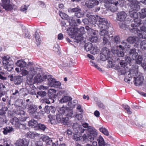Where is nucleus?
Returning <instances> with one entry per match:
<instances>
[{"label":"nucleus","instance_id":"obj_54","mask_svg":"<svg viewBox=\"0 0 146 146\" xmlns=\"http://www.w3.org/2000/svg\"><path fill=\"white\" fill-rule=\"evenodd\" d=\"M98 108L102 110L104 109L105 108L104 105L101 102H98L97 103Z\"/></svg>","mask_w":146,"mask_h":146},{"label":"nucleus","instance_id":"obj_16","mask_svg":"<svg viewBox=\"0 0 146 146\" xmlns=\"http://www.w3.org/2000/svg\"><path fill=\"white\" fill-rule=\"evenodd\" d=\"M134 82L135 85L137 86H139L141 85L143 82V77L140 76H139L136 78L135 77H134Z\"/></svg>","mask_w":146,"mask_h":146},{"label":"nucleus","instance_id":"obj_24","mask_svg":"<svg viewBox=\"0 0 146 146\" xmlns=\"http://www.w3.org/2000/svg\"><path fill=\"white\" fill-rule=\"evenodd\" d=\"M41 139L42 141L46 142L47 144L49 145H52L53 143H54L53 142V140L49 139L48 136L44 135L42 137Z\"/></svg>","mask_w":146,"mask_h":146},{"label":"nucleus","instance_id":"obj_63","mask_svg":"<svg viewBox=\"0 0 146 146\" xmlns=\"http://www.w3.org/2000/svg\"><path fill=\"white\" fill-rule=\"evenodd\" d=\"M82 137L83 140L84 141L87 142L88 141V134L86 135L85 134L83 135Z\"/></svg>","mask_w":146,"mask_h":146},{"label":"nucleus","instance_id":"obj_53","mask_svg":"<svg viewBox=\"0 0 146 146\" xmlns=\"http://www.w3.org/2000/svg\"><path fill=\"white\" fill-rule=\"evenodd\" d=\"M37 94L39 96L42 97L45 96L46 95V93L44 91H40L37 92Z\"/></svg>","mask_w":146,"mask_h":146},{"label":"nucleus","instance_id":"obj_38","mask_svg":"<svg viewBox=\"0 0 146 146\" xmlns=\"http://www.w3.org/2000/svg\"><path fill=\"white\" fill-rule=\"evenodd\" d=\"M101 52L100 54H105V55H108L110 51L108 48L104 47L102 49Z\"/></svg>","mask_w":146,"mask_h":146},{"label":"nucleus","instance_id":"obj_48","mask_svg":"<svg viewBox=\"0 0 146 146\" xmlns=\"http://www.w3.org/2000/svg\"><path fill=\"white\" fill-rule=\"evenodd\" d=\"M29 5H24L22 6L20 10L25 13H26L27 12V9Z\"/></svg>","mask_w":146,"mask_h":146},{"label":"nucleus","instance_id":"obj_8","mask_svg":"<svg viewBox=\"0 0 146 146\" xmlns=\"http://www.w3.org/2000/svg\"><path fill=\"white\" fill-rule=\"evenodd\" d=\"M87 130L89 131L88 134V137L89 139L91 140H94L97 137L98 133L94 128L90 127L87 128Z\"/></svg>","mask_w":146,"mask_h":146},{"label":"nucleus","instance_id":"obj_13","mask_svg":"<svg viewBox=\"0 0 146 146\" xmlns=\"http://www.w3.org/2000/svg\"><path fill=\"white\" fill-rule=\"evenodd\" d=\"M99 4V2L96 0H87L85 3L86 6L88 8H92Z\"/></svg>","mask_w":146,"mask_h":146},{"label":"nucleus","instance_id":"obj_28","mask_svg":"<svg viewBox=\"0 0 146 146\" xmlns=\"http://www.w3.org/2000/svg\"><path fill=\"white\" fill-rule=\"evenodd\" d=\"M83 34H80V35H78L75 36L74 38H72L73 41L76 43H78L82 39V35Z\"/></svg>","mask_w":146,"mask_h":146},{"label":"nucleus","instance_id":"obj_29","mask_svg":"<svg viewBox=\"0 0 146 146\" xmlns=\"http://www.w3.org/2000/svg\"><path fill=\"white\" fill-rule=\"evenodd\" d=\"M104 2L106 6L110 4H114L115 5H117L118 4V2L116 0H105Z\"/></svg>","mask_w":146,"mask_h":146},{"label":"nucleus","instance_id":"obj_50","mask_svg":"<svg viewBox=\"0 0 146 146\" xmlns=\"http://www.w3.org/2000/svg\"><path fill=\"white\" fill-rule=\"evenodd\" d=\"M27 137L32 139L34 138L36 136V135L33 133L30 132L27 133Z\"/></svg>","mask_w":146,"mask_h":146},{"label":"nucleus","instance_id":"obj_41","mask_svg":"<svg viewBox=\"0 0 146 146\" xmlns=\"http://www.w3.org/2000/svg\"><path fill=\"white\" fill-rule=\"evenodd\" d=\"M110 38L109 35L107 36L102 37L103 42L102 44L103 45H105L109 42V38Z\"/></svg>","mask_w":146,"mask_h":146},{"label":"nucleus","instance_id":"obj_36","mask_svg":"<svg viewBox=\"0 0 146 146\" xmlns=\"http://www.w3.org/2000/svg\"><path fill=\"white\" fill-rule=\"evenodd\" d=\"M97 19L99 22V25L100 24H102V23H105L107 22H108L107 20L104 18H102L97 15Z\"/></svg>","mask_w":146,"mask_h":146},{"label":"nucleus","instance_id":"obj_32","mask_svg":"<svg viewBox=\"0 0 146 146\" xmlns=\"http://www.w3.org/2000/svg\"><path fill=\"white\" fill-rule=\"evenodd\" d=\"M14 83L16 85L20 84L22 82V77L20 76H17L15 77Z\"/></svg>","mask_w":146,"mask_h":146},{"label":"nucleus","instance_id":"obj_2","mask_svg":"<svg viewBox=\"0 0 146 146\" xmlns=\"http://www.w3.org/2000/svg\"><path fill=\"white\" fill-rule=\"evenodd\" d=\"M129 2L130 9H129V14L131 17L134 19L138 18V13L137 11L140 9L139 5V2L136 0H128Z\"/></svg>","mask_w":146,"mask_h":146},{"label":"nucleus","instance_id":"obj_39","mask_svg":"<svg viewBox=\"0 0 146 146\" xmlns=\"http://www.w3.org/2000/svg\"><path fill=\"white\" fill-rule=\"evenodd\" d=\"M121 44L122 45H119L117 46V48L119 50H123L125 49V47H126L127 46V43L125 41H123L121 43Z\"/></svg>","mask_w":146,"mask_h":146},{"label":"nucleus","instance_id":"obj_23","mask_svg":"<svg viewBox=\"0 0 146 146\" xmlns=\"http://www.w3.org/2000/svg\"><path fill=\"white\" fill-rule=\"evenodd\" d=\"M59 115H48V117L50 119V121L52 124H55L56 123V120L58 122V117Z\"/></svg>","mask_w":146,"mask_h":146},{"label":"nucleus","instance_id":"obj_1","mask_svg":"<svg viewBox=\"0 0 146 146\" xmlns=\"http://www.w3.org/2000/svg\"><path fill=\"white\" fill-rule=\"evenodd\" d=\"M59 115L58 119V122L61 123L64 125L68 124L69 118H72L73 114V111L64 105L58 110Z\"/></svg>","mask_w":146,"mask_h":146},{"label":"nucleus","instance_id":"obj_52","mask_svg":"<svg viewBox=\"0 0 146 146\" xmlns=\"http://www.w3.org/2000/svg\"><path fill=\"white\" fill-rule=\"evenodd\" d=\"M0 79L3 80L7 79V76L4 72H0Z\"/></svg>","mask_w":146,"mask_h":146},{"label":"nucleus","instance_id":"obj_47","mask_svg":"<svg viewBox=\"0 0 146 146\" xmlns=\"http://www.w3.org/2000/svg\"><path fill=\"white\" fill-rule=\"evenodd\" d=\"M113 41L114 43L118 44L120 42V39L119 36H116L114 37Z\"/></svg>","mask_w":146,"mask_h":146},{"label":"nucleus","instance_id":"obj_35","mask_svg":"<svg viewBox=\"0 0 146 146\" xmlns=\"http://www.w3.org/2000/svg\"><path fill=\"white\" fill-rule=\"evenodd\" d=\"M97 141L99 146H104L106 145L104 144V139L101 136H99L97 139Z\"/></svg>","mask_w":146,"mask_h":146},{"label":"nucleus","instance_id":"obj_59","mask_svg":"<svg viewBox=\"0 0 146 146\" xmlns=\"http://www.w3.org/2000/svg\"><path fill=\"white\" fill-rule=\"evenodd\" d=\"M61 85V83L59 81L56 80L52 87L58 88Z\"/></svg>","mask_w":146,"mask_h":146},{"label":"nucleus","instance_id":"obj_61","mask_svg":"<svg viewBox=\"0 0 146 146\" xmlns=\"http://www.w3.org/2000/svg\"><path fill=\"white\" fill-rule=\"evenodd\" d=\"M98 38L96 36H92L91 38H89L90 41L92 42H96L98 40Z\"/></svg>","mask_w":146,"mask_h":146},{"label":"nucleus","instance_id":"obj_14","mask_svg":"<svg viewBox=\"0 0 146 146\" xmlns=\"http://www.w3.org/2000/svg\"><path fill=\"white\" fill-rule=\"evenodd\" d=\"M28 144L29 141L25 138L17 140L15 143L16 145L17 146H28Z\"/></svg>","mask_w":146,"mask_h":146},{"label":"nucleus","instance_id":"obj_6","mask_svg":"<svg viewBox=\"0 0 146 146\" xmlns=\"http://www.w3.org/2000/svg\"><path fill=\"white\" fill-rule=\"evenodd\" d=\"M84 28L82 27L79 29L77 28H73L70 29L68 30V33L69 35L72 38L75 37L76 35H80V34H84Z\"/></svg>","mask_w":146,"mask_h":146},{"label":"nucleus","instance_id":"obj_44","mask_svg":"<svg viewBox=\"0 0 146 146\" xmlns=\"http://www.w3.org/2000/svg\"><path fill=\"white\" fill-rule=\"evenodd\" d=\"M20 70L21 71V74L23 76H29V70L28 71L24 68L22 69L21 68H20Z\"/></svg>","mask_w":146,"mask_h":146},{"label":"nucleus","instance_id":"obj_21","mask_svg":"<svg viewBox=\"0 0 146 146\" xmlns=\"http://www.w3.org/2000/svg\"><path fill=\"white\" fill-rule=\"evenodd\" d=\"M38 68H34L32 67H30L29 69V76H31L32 78L33 76L37 73Z\"/></svg>","mask_w":146,"mask_h":146},{"label":"nucleus","instance_id":"obj_4","mask_svg":"<svg viewBox=\"0 0 146 146\" xmlns=\"http://www.w3.org/2000/svg\"><path fill=\"white\" fill-rule=\"evenodd\" d=\"M141 24V19L137 18L134 19L133 21H132L131 25L132 27H134L131 30V32H135V31H136L137 33H139L138 36L140 39L145 38V37H143L142 34L139 33L140 32V30L137 28L135 27L139 26Z\"/></svg>","mask_w":146,"mask_h":146},{"label":"nucleus","instance_id":"obj_25","mask_svg":"<svg viewBox=\"0 0 146 146\" xmlns=\"http://www.w3.org/2000/svg\"><path fill=\"white\" fill-rule=\"evenodd\" d=\"M72 99V98L71 97L68 96H64L59 100V102L60 103L63 104L70 101Z\"/></svg>","mask_w":146,"mask_h":146},{"label":"nucleus","instance_id":"obj_27","mask_svg":"<svg viewBox=\"0 0 146 146\" xmlns=\"http://www.w3.org/2000/svg\"><path fill=\"white\" fill-rule=\"evenodd\" d=\"M16 64L17 66L20 67L22 69L24 68L27 67V63L24 61L19 60L18 61Z\"/></svg>","mask_w":146,"mask_h":146},{"label":"nucleus","instance_id":"obj_62","mask_svg":"<svg viewBox=\"0 0 146 146\" xmlns=\"http://www.w3.org/2000/svg\"><path fill=\"white\" fill-rule=\"evenodd\" d=\"M56 91L53 89L49 90L48 91V95H50L56 93Z\"/></svg>","mask_w":146,"mask_h":146},{"label":"nucleus","instance_id":"obj_15","mask_svg":"<svg viewBox=\"0 0 146 146\" xmlns=\"http://www.w3.org/2000/svg\"><path fill=\"white\" fill-rule=\"evenodd\" d=\"M38 125L39 123L37 122V121L34 119H31L29 122V126L35 130L39 129Z\"/></svg>","mask_w":146,"mask_h":146},{"label":"nucleus","instance_id":"obj_58","mask_svg":"<svg viewBox=\"0 0 146 146\" xmlns=\"http://www.w3.org/2000/svg\"><path fill=\"white\" fill-rule=\"evenodd\" d=\"M38 126L39 129H40L43 131H44L47 128L46 126L44 124H39Z\"/></svg>","mask_w":146,"mask_h":146},{"label":"nucleus","instance_id":"obj_57","mask_svg":"<svg viewBox=\"0 0 146 146\" xmlns=\"http://www.w3.org/2000/svg\"><path fill=\"white\" fill-rule=\"evenodd\" d=\"M123 108L127 111V113L129 114H131L132 113V111L131 110L130 107L127 105L125 106Z\"/></svg>","mask_w":146,"mask_h":146},{"label":"nucleus","instance_id":"obj_26","mask_svg":"<svg viewBox=\"0 0 146 146\" xmlns=\"http://www.w3.org/2000/svg\"><path fill=\"white\" fill-rule=\"evenodd\" d=\"M55 110V108L52 106H51L50 107L48 106H45L44 109L45 112L47 113H49L50 111H51L53 113L54 112Z\"/></svg>","mask_w":146,"mask_h":146},{"label":"nucleus","instance_id":"obj_10","mask_svg":"<svg viewBox=\"0 0 146 146\" xmlns=\"http://www.w3.org/2000/svg\"><path fill=\"white\" fill-rule=\"evenodd\" d=\"M47 78V76L44 75L42 77L39 73L37 74L34 78L33 81L34 83H41L44 81Z\"/></svg>","mask_w":146,"mask_h":146},{"label":"nucleus","instance_id":"obj_64","mask_svg":"<svg viewBox=\"0 0 146 146\" xmlns=\"http://www.w3.org/2000/svg\"><path fill=\"white\" fill-rule=\"evenodd\" d=\"M65 66H69L71 65L72 62L69 60L68 61L65 60L63 62Z\"/></svg>","mask_w":146,"mask_h":146},{"label":"nucleus","instance_id":"obj_56","mask_svg":"<svg viewBox=\"0 0 146 146\" xmlns=\"http://www.w3.org/2000/svg\"><path fill=\"white\" fill-rule=\"evenodd\" d=\"M59 15L61 18L62 19H66L68 17V15L66 14L61 12H59Z\"/></svg>","mask_w":146,"mask_h":146},{"label":"nucleus","instance_id":"obj_34","mask_svg":"<svg viewBox=\"0 0 146 146\" xmlns=\"http://www.w3.org/2000/svg\"><path fill=\"white\" fill-rule=\"evenodd\" d=\"M100 51L99 48L96 46H93L92 50H91V53L93 54H95L98 53Z\"/></svg>","mask_w":146,"mask_h":146},{"label":"nucleus","instance_id":"obj_42","mask_svg":"<svg viewBox=\"0 0 146 146\" xmlns=\"http://www.w3.org/2000/svg\"><path fill=\"white\" fill-rule=\"evenodd\" d=\"M109 25L108 22H107L106 23V24L103 23L102 24H100L99 27L101 29H106Z\"/></svg>","mask_w":146,"mask_h":146},{"label":"nucleus","instance_id":"obj_43","mask_svg":"<svg viewBox=\"0 0 146 146\" xmlns=\"http://www.w3.org/2000/svg\"><path fill=\"white\" fill-rule=\"evenodd\" d=\"M75 104H75V102H68V107H67L66 106H65L68 108L70 109H71L73 110L72 109L75 108Z\"/></svg>","mask_w":146,"mask_h":146},{"label":"nucleus","instance_id":"obj_5","mask_svg":"<svg viewBox=\"0 0 146 146\" xmlns=\"http://www.w3.org/2000/svg\"><path fill=\"white\" fill-rule=\"evenodd\" d=\"M3 63L4 68L9 71H11L13 68V62L10 60V58L9 56H4L2 57Z\"/></svg>","mask_w":146,"mask_h":146},{"label":"nucleus","instance_id":"obj_3","mask_svg":"<svg viewBox=\"0 0 146 146\" xmlns=\"http://www.w3.org/2000/svg\"><path fill=\"white\" fill-rule=\"evenodd\" d=\"M72 127L75 131V133H74L73 136V139L76 141H80L82 138V137L81 136V133H83L85 129H83L82 126L77 123H74Z\"/></svg>","mask_w":146,"mask_h":146},{"label":"nucleus","instance_id":"obj_22","mask_svg":"<svg viewBox=\"0 0 146 146\" xmlns=\"http://www.w3.org/2000/svg\"><path fill=\"white\" fill-rule=\"evenodd\" d=\"M11 123L12 124L15 126L17 128L19 127L21 125L20 121L18 118L15 117L11 120Z\"/></svg>","mask_w":146,"mask_h":146},{"label":"nucleus","instance_id":"obj_40","mask_svg":"<svg viewBox=\"0 0 146 146\" xmlns=\"http://www.w3.org/2000/svg\"><path fill=\"white\" fill-rule=\"evenodd\" d=\"M146 17V8L142 9L140 12V17L141 18H144Z\"/></svg>","mask_w":146,"mask_h":146},{"label":"nucleus","instance_id":"obj_31","mask_svg":"<svg viewBox=\"0 0 146 146\" xmlns=\"http://www.w3.org/2000/svg\"><path fill=\"white\" fill-rule=\"evenodd\" d=\"M13 131V129L12 127H6L3 128V132L4 135H7L8 133H10Z\"/></svg>","mask_w":146,"mask_h":146},{"label":"nucleus","instance_id":"obj_33","mask_svg":"<svg viewBox=\"0 0 146 146\" xmlns=\"http://www.w3.org/2000/svg\"><path fill=\"white\" fill-rule=\"evenodd\" d=\"M92 44L90 43H85L84 45V49L87 51L91 50L93 47Z\"/></svg>","mask_w":146,"mask_h":146},{"label":"nucleus","instance_id":"obj_37","mask_svg":"<svg viewBox=\"0 0 146 146\" xmlns=\"http://www.w3.org/2000/svg\"><path fill=\"white\" fill-rule=\"evenodd\" d=\"M100 32L99 34L101 36H107L108 35V32L106 29H102Z\"/></svg>","mask_w":146,"mask_h":146},{"label":"nucleus","instance_id":"obj_7","mask_svg":"<svg viewBox=\"0 0 146 146\" xmlns=\"http://www.w3.org/2000/svg\"><path fill=\"white\" fill-rule=\"evenodd\" d=\"M1 6L3 9L7 11H10L12 10L13 7L10 3V0H1Z\"/></svg>","mask_w":146,"mask_h":146},{"label":"nucleus","instance_id":"obj_12","mask_svg":"<svg viewBox=\"0 0 146 146\" xmlns=\"http://www.w3.org/2000/svg\"><path fill=\"white\" fill-rule=\"evenodd\" d=\"M117 20L119 21L123 22L125 21L127 14L125 12L122 11L117 13Z\"/></svg>","mask_w":146,"mask_h":146},{"label":"nucleus","instance_id":"obj_19","mask_svg":"<svg viewBox=\"0 0 146 146\" xmlns=\"http://www.w3.org/2000/svg\"><path fill=\"white\" fill-rule=\"evenodd\" d=\"M85 29L87 31V33L90 35L92 36V35H95L97 33V31L94 30L90 28L88 26H86Z\"/></svg>","mask_w":146,"mask_h":146},{"label":"nucleus","instance_id":"obj_46","mask_svg":"<svg viewBox=\"0 0 146 146\" xmlns=\"http://www.w3.org/2000/svg\"><path fill=\"white\" fill-rule=\"evenodd\" d=\"M142 60L143 58L142 56L141 55H139L136 60V62L138 64H141L142 63Z\"/></svg>","mask_w":146,"mask_h":146},{"label":"nucleus","instance_id":"obj_17","mask_svg":"<svg viewBox=\"0 0 146 146\" xmlns=\"http://www.w3.org/2000/svg\"><path fill=\"white\" fill-rule=\"evenodd\" d=\"M127 40L129 43H135L137 44L140 40L136 36L129 37L127 39Z\"/></svg>","mask_w":146,"mask_h":146},{"label":"nucleus","instance_id":"obj_9","mask_svg":"<svg viewBox=\"0 0 146 146\" xmlns=\"http://www.w3.org/2000/svg\"><path fill=\"white\" fill-rule=\"evenodd\" d=\"M71 12H75V15L78 18L82 17L84 16V11L78 6L71 9Z\"/></svg>","mask_w":146,"mask_h":146},{"label":"nucleus","instance_id":"obj_18","mask_svg":"<svg viewBox=\"0 0 146 146\" xmlns=\"http://www.w3.org/2000/svg\"><path fill=\"white\" fill-rule=\"evenodd\" d=\"M52 76L51 75H48L47 76L48 79V85L50 87H52L56 81L55 79L52 77Z\"/></svg>","mask_w":146,"mask_h":146},{"label":"nucleus","instance_id":"obj_30","mask_svg":"<svg viewBox=\"0 0 146 146\" xmlns=\"http://www.w3.org/2000/svg\"><path fill=\"white\" fill-rule=\"evenodd\" d=\"M89 22L90 23L94 24L98 21L97 17H96L94 16L90 15L89 17Z\"/></svg>","mask_w":146,"mask_h":146},{"label":"nucleus","instance_id":"obj_11","mask_svg":"<svg viewBox=\"0 0 146 146\" xmlns=\"http://www.w3.org/2000/svg\"><path fill=\"white\" fill-rule=\"evenodd\" d=\"M37 108L36 106L34 105H30L28 108V112L31 114L33 117L37 118L38 113L36 111Z\"/></svg>","mask_w":146,"mask_h":146},{"label":"nucleus","instance_id":"obj_45","mask_svg":"<svg viewBox=\"0 0 146 146\" xmlns=\"http://www.w3.org/2000/svg\"><path fill=\"white\" fill-rule=\"evenodd\" d=\"M100 131L103 133L105 135L108 136L109 135V132L107 129L104 127H101L100 128Z\"/></svg>","mask_w":146,"mask_h":146},{"label":"nucleus","instance_id":"obj_60","mask_svg":"<svg viewBox=\"0 0 146 146\" xmlns=\"http://www.w3.org/2000/svg\"><path fill=\"white\" fill-rule=\"evenodd\" d=\"M100 54V59L103 61H104L106 60L108 56V55H105V54Z\"/></svg>","mask_w":146,"mask_h":146},{"label":"nucleus","instance_id":"obj_55","mask_svg":"<svg viewBox=\"0 0 146 146\" xmlns=\"http://www.w3.org/2000/svg\"><path fill=\"white\" fill-rule=\"evenodd\" d=\"M126 73H128V75L127 76H126V78H126V79L125 78L124 80H125V81L126 82L127 81H130V79H127V78H130V77H131V74L130 73V72H122L121 73H122V74H125Z\"/></svg>","mask_w":146,"mask_h":146},{"label":"nucleus","instance_id":"obj_20","mask_svg":"<svg viewBox=\"0 0 146 146\" xmlns=\"http://www.w3.org/2000/svg\"><path fill=\"white\" fill-rule=\"evenodd\" d=\"M129 54L131 56L133 60H135L138 55V53L136 52V50L135 48L130 49L129 52Z\"/></svg>","mask_w":146,"mask_h":146},{"label":"nucleus","instance_id":"obj_51","mask_svg":"<svg viewBox=\"0 0 146 146\" xmlns=\"http://www.w3.org/2000/svg\"><path fill=\"white\" fill-rule=\"evenodd\" d=\"M140 45L141 48L146 50V40L142 41L140 44Z\"/></svg>","mask_w":146,"mask_h":146},{"label":"nucleus","instance_id":"obj_49","mask_svg":"<svg viewBox=\"0 0 146 146\" xmlns=\"http://www.w3.org/2000/svg\"><path fill=\"white\" fill-rule=\"evenodd\" d=\"M8 108L7 107L3 108L0 110V115H2L5 114L6 112L5 111H7Z\"/></svg>","mask_w":146,"mask_h":146}]
</instances>
